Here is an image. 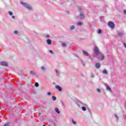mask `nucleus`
<instances>
[{"mask_svg":"<svg viewBox=\"0 0 126 126\" xmlns=\"http://www.w3.org/2000/svg\"><path fill=\"white\" fill-rule=\"evenodd\" d=\"M21 4H22L25 7L28 8V9H32L31 6L27 3H24L23 1L21 2Z\"/></svg>","mask_w":126,"mask_h":126,"instance_id":"nucleus-1","label":"nucleus"},{"mask_svg":"<svg viewBox=\"0 0 126 126\" xmlns=\"http://www.w3.org/2000/svg\"><path fill=\"white\" fill-rule=\"evenodd\" d=\"M108 26L111 28V29H114L115 28V23L113 22H108Z\"/></svg>","mask_w":126,"mask_h":126,"instance_id":"nucleus-2","label":"nucleus"},{"mask_svg":"<svg viewBox=\"0 0 126 126\" xmlns=\"http://www.w3.org/2000/svg\"><path fill=\"white\" fill-rule=\"evenodd\" d=\"M94 51L95 55H98V54H100V50H99V48H98V47H95Z\"/></svg>","mask_w":126,"mask_h":126,"instance_id":"nucleus-3","label":"nucleus"},{"mask_svg":"<svg viewBox=\"0 0 126 126\" xmlns=\"http://www.w3.org/2000/svg\"><path fill=\"white\" fill-rule=\"evenodd\" d=\"M77 17L79 18L80 19H84V17H85V16L84 15V14H83V13L80 12L79 16Z\"/></svg>","mask_w":126,"mask_h":126,"instance_id":"nucleus-4","label":"nucleus"},{"mask_svg":"<svg viewBox=\"0 0 126 126\" xmlns=\"http://www.w3.org/2000/svg\"><path fill=\"white\" fill-rule=\"evenodd\" d=\"M99 59L100 60V61H103L104 59H105V56L104 55V54H101L100 55Z\"/></svg>","mask_w":126,"mask_h":126,"instance_id":"nucleus-5","label":"nucleus"},{"mask_svg":"<svg viewBox=\"0 0 126 126\" xmlns=\"http://www.w3.org/2000/svg\"><path fill=\"white\" fill-rule=\"evenodd\" d=\"M56 89H58V90H59V91H62V87H61L59 85H56Z\"/></svg>","mask_w":126,"mask_h":126,"instance_id":"nucleus-6","label":"nucleus"},{"mask_svg":"<svg viewBox=\"0 0 126 126\" xmlns=\"http://www.w3.org/2000/svg\"><path fill=\"white\" fill-rule=\"evenodd\" d=\"M95 67L96 68H100L101 67V64L100 63H97L95 64Z\"/></svg>","mask_w":126,"mask_h":126,"instance_id":"nucleus-7","label":"nucleus"},{"mask_svg":"<svg viewBox=\"0 0 126 126\" xmlns=\"http://www.w3.org/2000/svg\"><path fill=\"white\" fill-rule=\"evenodd\" d=\"M82 52L83 53V54L85 56H89V54H88V53L87 52L85 51V50H83Z\"/></svg>","mask_w":126,"mask_h":126,"instance_id":"nucleus-8","label":"nucleus"},{"mask_svg":"<svg viewBox=\"0 0 126 126\" xmlns=\"http://www.w3.org/2000/svg\"><path fill=\"white\" fill-rule=\"evenodd\" d=\"M46 42L48 45H51V44H52V40H51L50 39H47Z\"/></svg>","mask_w":126,"mask_h":126,"instance_id":"nucleus-9","label":"nucleus"},{"mask_svg":"<svg viewBox=\"0 0 126 126\" xmlns=\"http://www.w3.org/2000/svg\"><path fill=\"white\" fill-rule=\"evenodd\" d=\"M105 86L106 87L107 90H108L109 91H110V92H112V90L111 89V88H110V87H109V86L105 85Z\"/></svg>","mask_w":126,"mask_h":126,"instance_id":"nucleus-10","label":"nucleus"},{"mask_svg":"<svg viewBox=\"0 0 126 126\" xmlns=\"http://www.w3.org/2000/svg\"><path fill=\"white\" fill-rule=\"evenodd\" d=\"M1 64V65H4V66H7V63L6 62H2Z\"/></svg>","mask_w":126,"mask_h":126,"instance_id":"nucleus-11","label":"nucleus"},{"mask_svg":"<svg viewBox=\"0 0 126 126\" xmlns=\"http://www.w3.org/2000/svg\"><path fill=\"white\" fill-rule=\"evenodd\" d=\"M55 111H56V113H57L58 114L61 113V112L60 111H59V108H58V107L55 108Z\"/></svg>","mask_w":126,"mask_h":126,"instance_id":"nucleus-12","label":"nucleus"},{"mask_svg":"<svg viewBox=\"0 0 126 126\" xmlns=\"http://www.w3.org/2000/svg\"><path fill=\"white\" fill-rule=\"evenodd\" d=\"M30 74H32V75H36V73L35 72H34L33 71H31Z\"/></svg>","mask_w":126,"mask_h":126,"instance_id":"nucleus-13","label":"nucleus"},{"mask_svg":"<svg viewBox=\"0 0 126 126\" xmlns=\"http://www.w3.org/2000/svg\"><path fill=\"white\" fill-rule=\"evenodd\" d=\"M102 73H103V74H108V71L106 69L103 70Z\"/></svg>","mask_w":126,"mask_h":126,"instance_id":"nucleus-14","label":"nucleus"},{"mask_svg":"<svg viewBox=\"0 0 126 126\" xmlns=\"http://www.w3.org/2000/svg\"><path fill=\"white\" fill-rule=\"evenodd\" d=\"M77 24L79 26H82V25H83V23L81 22H79L78 23H77Z\"/></svg>","mask_w":126,"mask_h":126,"instance_id":"nucleus-15","label":"nucleus"},{"mask_svg":"<svg viewBox=\"0 0 126 126\" xmlns=\"http://www.w3.org/2000/svg\"><path fill=\"white\" fill-rule=\"evenodd\" d=\"M74 28H75V26H72L70 27V30H73V29H74Z\"/></svg>","mask_w":126,"mask_h":126,"instance_id":"nucleus-16","label":"nucleus"},{"mask_svg":"<svg viewBox=\"0 0 126 126\" xmlns=\"http://www.w3.org/2000/svg\"><path fill=\"white\" fill-rule=\"evenodd\" d=\"M78 9H79V11H82L84 10V8H81V7H79L78 8Z\"/></svg>","mask_w":126,"mask_h":126,"instance_id":"nucleus-17","label":"nucleus"},{"mask_svg":"<svg viewBox=\"0 0 126 126\" xmlns=\"http://www.w3.org/2000/svg\"><path fill=\"white\" fill-rule=\"evenodd\" d=\"M62 45L63 47H66V44L64 42H63Z\"/></svg>","mask_w":126,"mask_h":126,"instance_id":"nucleus-18","label":"nucleus"},{"mask_svg":"<svg viewBox=\"0 0 126 126\" xmlns=\"http://www.w3.org/2000/svg\"><path fill=\"white\" fill-rule=\"evenodd\" d=\"M52 99H53V101H56V100H57V97L55 96H53Z\"/></svg>","mask_w":126,"mask_h":126,"instance_id":"nucleus-19","label":"nucleus"},{"mask_svg":"<svg viewBox=\"0 0 126 126\" xmlns=\"http://www.w3.org/2000/svg\"><path fill=\"white\" fill-rule=\"evenodd\" d=\"M82 110H83V111H86V108L85 107H84V106H83L82 107Z\"/></svg>","mask_w":126,"mask_h":126,"instance_id":"nucleus-20","label":"nucleus"},{"mask_svg":"<svg viewBox=\"0 0 126 126\" xmlns=\"http://www.w3.org/2000/svg\"><path fill=\"white\" fill-rule=\"evenodd\" d=\"M118 35H119V36H120V37H122V36H123V32H119L118 33Z\"/></svg>","mask_w":126,"mask_h":126,"instance_id":"nucleus-21","label":"nucleus"},{"mask_svg":"<svg viewBox=\"0 0 126 126\" xmlns=\"http://www.w3.org/2000/svg\"><path fill=\"white\" fill-rule=\"evenodd\" d=\"M3 126H9V123H5Z\"/></svg>","mask_w":126,"mask_h":126,"instance_id":"nucleus-22","label":"nucleus"},{"mask_svg":"<svg viewBox=\"0 0 126 126\" xmlns=\"http://www.w3.org/2000/svg\"><path fill=\"white\" fill-rule=\"evenodd\" d=\"M35 86L36 87H39V83H35Z\"/></svg>","mask_w":126,"mask_h":126,"instance_id":"nucleus-23","label":"nucleus"},{"mask_svg":"<svg viewBox=\"0 0 126 126\" xmlns=\"http://www.w3.org/2000/svg\"><path fill=\"white\" fill-rule=\"evenodd\" d=\"M72 122L74 125H76V122L74 121V120H72Z\"/></svg>","mask_w":126,"mask_h":126,"instance_id":"nucleus-24","label":"nucleus"},{"mask_svg":"<svg viewBox=\"0 0 126 126\" xmlns=\"http://www.w3.org/2000/svg\"><path fill=\"white\" fill-rule=\"evenodd\" d=\"M98 34H101L102 33V31L101 30H99L98 31Z\"/></svg>","mask_w":126,"mask_h":126,"instance_id":"nucleus-25","label":"nucleus"},{"mask_svg":"<svg viewBox=\"0 0 126 126\" xmlns=\"http://www.w3.org/2000/svg\"><path fill=\"white\" fill-rule=\"evenodd\" d=\"M8 13L9 14H10V15H12L13 14V13H12V12L11 11H9Z\"/></svg>","mask_w":126,"mask_h":126,"instance_id":"nucleus-26","label":"nucleus"},{"mask_svg":"<svg viewBox=\"0 0 126 126\" xmlns=\"http://www.w3.org/2000/svg\"><path fill=\"white\" fill-rule=\"evenodd\" d=\"M47 95H48V96H51V95H52V93L49 92L47 93Z\"/></svg>","mask_w":126,"mask_h":126,"instance_id":"nucleus-27","label":"nucleus"},{"mask_svg":"<svg viewBox=\"0 0 126 126\" xmlns=\"http://www.w3.org/2000/svg\"><path fill=\"white\" fill-rule=\"evenodd\" d=\"M41 69H42V70H45V67L42 66L41 67Z\"/></svg>","mask_w":126,"mask_h":126,"instance_id":"nucleus-28","label":"nucleus"},{"mask_svg":"<svg viewBox=\"0 0 126 126\" xmlns=\"http://www.w3.org/2000/svg\"><path fill=\"white\" fill-rule=\"evenodd\" d=\"M49 53H50L52 54V55H53V54H54V52H53V51H52V50H50V51H49Z\"/></svg>","mask_w":126,"mask_h":126,"instance_id":"nucleus-29","label":"nucleus"},{"mask_svg":"<svg viewBox=\"0 0 126 126\" xmlns=\"http://www.w3.org/2000/svg\"><path fill=\"white\" fill-rule=\"evenodd\" d=\"M56 74L58 76L60 75V73H59V72H58V71H56Z\"/></svg>","mask_w":126,"mask_h":126,"instance_id":"nucleus-30","label":"nucleus"},{"mask_svg":"<svg viewBox=\"0 0 126 126\" xmlns=\"http://www.w3.org/2000/svg\"><path fill=\"white\" fill-rule=\"evenodd\" d=\"M115 117L117 119V120H119V117H118V115H117V114H115Z\"/></svg>","mask_w":126,"mask_h":126,"instance_id":"nucleus-31","label":"nucleus"},{"mask_svg":"<svg viewBox=\"0 0 126 126\" xmlns=\"http://www.w3.org/2000/svg\"><path fill=\"white\" fill-rule=\"evenodd\" d=\"M17 33H18V31H14V33L15 34H17Z\"/></svg>","mask_w":126,"mask_h":126,"instance_id":"nucleus-32","label":"nucleus"},{"mask_svg":"<svg viewBox=\"0 0 126 126\" xmlns=\"http://www.w3.org/2000/svg\"><path fill=\"white\" fill-rule=\"evenodd\" d=\"M97 92H99V93L101 92V91L99 89H97Z\"/></svg>","mask_w":126,"mask_h":126,"instance_id":"nucleus-33","label":"nucleus"},{"mask_svg":"<svg viewBox=\"0 0 126 126\" xmlns=\"http://www.w3.org/2000/svg\"><path fill=\"white\" fill-rule=\"evenodd\" d=\"M124 14H126V10L124 11Z\"/></svg>","mask_w":126,"mask_h":126,"instance_id":"nucleus-34","label":"nucleus"},{"mask_svg":"<svg viewBox=\"0 0 126 126\" xmlns=\"http://www.w3.org/2000/svg\"><path fill=\"white\" fill-rule=\"evenodd\" d=\"M46 37L47 38H49L50 36L49 35V34L46 35Z\"/></svg>","mask_w":126,"mask_h":126,"instance_id":"nucleus-35","label":"nucleus"},{"mask_svg":"<svg viewBox=\"0 0 126 126\" xmlns=\"http://www.w3.org/2000/svg\"><path fill=\"white\" fill-rule=\"evenodd\" d=\"M12 18H13V19L15 18V16H12Z\"/></svg>","mask_w":126,"mask_h":126,"instance_id":"nucleus-36","label":"nucleus"},{"mask_svg":"<svg viewBox=\"0 0 126 126\" xmlns=\"http://www.w3.org/2000/svg\"><path fill=\"white\" fill-rule=\"evenodd\" d=\"M92 77H94V75L92 74L91 75Z\"/></svg>","mask_w":126,"mask_h":126,"instance_id":"nucleus-37","label":"nucleus"},{"mask_svg":"<svg viewBox=\"0 0 126 126\" xmlns=\"http://www.w3.org/2000/svg\"><path fill=\"white\" fill-rule=\"evenodd\" d=\"M125 119H126V115H125Z\"/></svg>","mask_w":126,"mask_h":126,"instance_id":"nucleus-38","label":"nucleus"}]
</instances>
